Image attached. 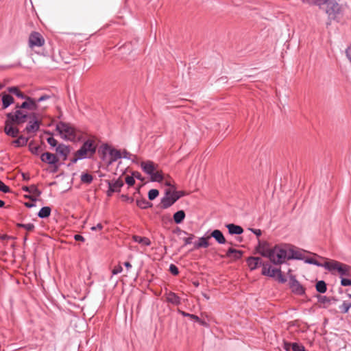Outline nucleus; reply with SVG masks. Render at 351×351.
Segmentation results:
<instances>
[{
	"label": "nucleus",
	"mask_w": 351,
	"mask_h": 351,
	"mask_svg": "<svg viewBox=\"0 0 351 351\" xmlns=\"http://www.w3.org/2000/svg\"><path fill=\"white\" fill-rule=\"evenodd\" d=\"M300 253L289 244L280 243L272 247L270 261L274 265H282L287 260L300 258Z\"/></svg>",
	"instance_id": "f257e3e1"
},
{
	"label": "nucleus",
	"mask_w": 351,
	"mask_h": 351,
	"mask_svg": "<svg viewBox=\"0 0 351 351\" xmlns=\"http://www.w3.org/2000/svg\"><path fill=\"white\" fill-rule=\"evenodd\" d=\"M141 167L143 171L149 175L152 182H162L165 180V184L171 186V190H175V186L172 184L171 179L169 176L165 178L162 171L158 169V165L153 161L147 160L141 163Z\"/></svg>",
	"instance_id": "f03ea898"
},
{
	"label": "nucleus",
	"mask_w": 351,
	"mask_h": 351,
	"mask_svg": "<svg viewBox=\"0 0 351 351\" xmlns=\"http://www.w3.org/2000/svg\"><path fill=\"white\" fill-rule=\"evenodd\" d=\"M97 145L96 137H88L84 141L81 147L75 152L74 157L71 160V163H76L81 159L91 158L96 152Z\"/></svg>",
	"instance_id": "7ed1b4c3"
},
{
	"label": "nucleus",
	"mask_w": 351,
	"mask_h": 351,
	"mask_svg": "<svg viewBox=\"0 0 351 351\" xmlns=\"http://www.w3.org/2000/svg\"><path fill=\"white\" fill-rule=\"evenodd\" d=\"M56 130L64 140L75 142L84 139V134L70 123L60 121L56 125Z\"/></svg>",
	"instance_id": "20e7f679"
},
{
	"label": "nucleus",
	"mask_w": 351,
	"mask_h": 351,
	"mask_svg": "<svg viewBox=\"0 0 351 351\" xmlns=\"http://www.w3.org/2000/svg\"><path fill=\"white\" fill-rule=\"evenodd\" d=\"M324 267L332 273L337 272L340 276H351V267L335 260L325 261Z\"/></svg>",
	"instance_id": "39448f33"
},
{
	"label": "nucleus",
	"mask_w": 351,
	"mask_h": 351,
	"mask_svg": "<svg viewBox=\"0 0 351 351\" xmlns=\"http://www.w3.org/2000/svg\"><path fill=\"white\" fill-rule=\"evenodd\" d=\"M51 97L49 95H41L39 98L35 99L30 97L29 96H26L24 99L25 101L23 102L21 105L17 104L16 106V108H22V109H27L29 110H38V103L49 99Z\"/></svg>",
	"instance_id": "423d86ee"
},
{
	"label": "nucleus",
	"mask_w": 351,
	"mask_h": 351,
	"mask_svg": "<svg viewBox=\"0 0 351 351\" xmlns=\"http://www.w3.org/2000/svg\"><path fill=\"white\" fill-rule=\"evenodd\" d=\"M326 5V12L329 19L335 20L341 13V6L337 0H323L322 5Z\"/></svg>",
	"instance_id": "0eeeda50"
},
{
	"label": "nucleus",
	"mask_w": 351,
	"mask_h": 351,
	"mask_svg": "<svg viewBox=\"0 0 351 351\" xmlns=\"http://www.w3.org/2000/svg\"><path fill=\"white\" fill-rule=\"evenodd\" d=\"M6 116L8 121L16 124H21L27 121L28 113L23 110L22 108H16V111L14 112L8 113Z\"/></svg>",
	"instance_id": "6e6552de"
},
{
	"label": "nucleus",
	"mask_w": 351,
	"mask_h": 351,
	"mask_svg": "<svg viewBox=\"0 0 351 351\" xmlns=\"http://www.w3.org/2000/svg\"><path fill=\"white\" fill-rule=\"evenodd\" d=\"M180 197L181 195H178V191L171 189H167L165 196L161 200L162 208H167L170 207Z\"/></svg>",
	"instance_id": "1a4fd4ad"
},
{
	"label": "nucleus",
	"mask_w": 351,
	"mask_h": 351,
	"mask_svg": "<svg viewBox=\"0 0 351 351\" xmlns=\"http://www.w3.org/2000/svg\"><path fill=\"white\" fill-rule=\"evenodd\" d=\"M45 38L39 32H32L29 34L28 45L30 48L40 47L45 45Z\"/></svg>",
	"instance_id": "9d476101"
},
{
	"label": "nucleus",
	"mask_w": 351,
	"mask_h": 351,
	"mask_svg": "<svg viewBox=\"0 0 351 351\" xmlns=\"http://www.w3.org/2000/svg\"><path fill=\"white\" fill-rule=\"evenodd\" d=\"M256 250L261 256L269 259L272 247L269 246V244L267 242H261L259 241L258 244L256 247Z\"/></svg>",
	"instance_id": "9b49d317"
},
{
	"label": "nucleus",
	"mask_w": 351,
	"mask_h": 351,
	"mask_svg": "<svg viewBox=\"0 0 351 351\" xmlns=\"http://www.w3.org/2000/svg\"><path fill=\"white\" fill-rule=\"evenodd\" d=\"M56 152L60 159L66 160L70 153V147L64 144H59L56 148Z\"/></svg>",
	"instance_id": "f8f14e48"
},
{
	"label": "nucleus",
	"mask_w": 351,
	"mask_h": 351,
	"mask_svg": "<svg viewBox=\"0 0 351 351\" xmlns=\"http://www.w3.org/2000/svg\"><path fill=\"white\" fill-rule=\"evenodd\" d=\"M40 160L45 163L49 165H55L56 164L59 159L58 156L53 154L49 152H45L41 154Z\"/></svg>",
	"instance_id": "ddd939ff"
},
{
	"label": "nucleus",
	"mask_w": 351,
	"mask_h": 351,
	"mask_svg": "<svg viewBox=\"0 0 351 351\" xmlns=\"http://www.w3.org/2000/svg\"><path fill=\"white\" fill-rule=\"evenodd\" d=\"M122 158V154L120 150L116 149L114 148H112L110 147L109 153H108V158L107 160L108 165H111L114 162L117 161L118 159Z\"/></svg>",
	"instance_id": "4468645a"
},
{
	"label": "nucleus",
	"mask_w": 351,
	"mask_h": 351,
	"mask_svg": "<svg viewBox=\"0 0 351 351\" xmlns=\"http://www.w3.org/2000/svg\"><path fill=\"white\" fill-rule=\"evenodd\" d=\"M280 272V269L273 268L267 263L263 264L262 274L269 277H275L277 273Z\"/></svg>",
	"instance_id": "2eb2a0df"
},
{
	"label": "nucleus",
	"mask_w": 351,
	"mask_h": 351,
	"mask_svg": "<svg viewBox=\"0 0 351 351\" xmlns=\"http://www.w3.org/2000/svg\"><path fill=\"white\" fill-rule=\"evenodd\" d=\"M33 117V119L31 120L25 128L26 131L28 133L35 132L39 129V121L36 119L35 114H31Z\"/></svg>",
	"instance_id": "dca6fc26"
},
{
	"label": "nucleus",
	"mask_w": 351,
	"mask_h": 351,
	"mask_svg": "<svg viewBox=\"0 0 351 351\" xmlns=\"http://www.w3.org/2000/svg\"><path fill=\"white\" fill-rule=\"evenodd\" d=\"M291 291L298 295H302L304 293L305 289L302 285L295 279H291Z\"/></svg>",
	"instance_id": "f3484780"
},
{
	"label": "nucleus",
	"mask_w": 351,
	"mask_h": 351,
	"mask_svg": "<svg viewBox=\"0 0 351 351\" xmlns=\"http://www.w3.org/2000/svg\"><path fill=\"white\" fill-rule=\"evenodd\" d=\"M13 123H11L10 121H8V120L7 119L5 121L4 130L6 134H8V136L16 137L18 135L19 131L18 128L12 126Z\"/></svg>",
	"instance_id": "a211bd4d"
},
{
	"label": "nucleus",
	"mask_w": 351,
	"mask_h": 351,
	"mask_svg": "<svg viewBox=\"0 0 351 351\" xmlns=\"http://www.w3.org/2000/svg\"><path fill=\"white\" fill-rule=\"evenodd\" d=\"M247 263L251 270L256 269L258 266L262 265L263 263L260 257L251 256L247 259Z\"/></svg>",
	"instance_id": "6ab92c4d"
},
{
	"label": "nucleus",
	"mask_w": 351,
	"mask_h": 351,
	"mask_svg": "<svg viewBox=\"0 0 351 351\" xmlns=\"http://www.w3.org/2000/svg\"><path fill=\"white\" fill-rule=\"evenodd\" d=\"M110 149V146L105 143L101 145L98 150L100 158L107 162L108 158V153Z\"/></svg>",
	"instance_id": "aec40b11"
},
{
	"label": "nucleus",
	"mask_w": 351,
	"mask_h": 351,
	"mask_svg": "<svg viewBox=\"0 0 351 351\" xmlns=\"http://www.w3.org/2000/svg\"><path fill=\"white\" fill-rule=\"evenodd\" d=\"M167 302L173 304L179 305L181 303L180 298L173 292H169L165 294Z\"/></svg>",
	"instance_id": "412c9836"
},
{
	"label": "nucleus",
	"mask_w": 351,
	"mask_h": 351,
	"mask_svg": "<svg viewBox=\"0 0 351 351\" xmlns=\"http://www.w3.org/2000/svg\"><path fill=\"white\" fill-rule=\"evenodd\" d=\"M243 252L241 251L234 248H229L223 257L232 258L234 260H238L241 258Z\"/></svg>",
	"instance_id": "4be33fe9"
},
{
	"label": "nucleus",
	"mask_w": 351,
	"mask_h": 351,
	"mask_svg": "<svg viewBox=\"0 0 351 351\" xmlns=\"http://www.w3.org/2000/svg\"><path fill=\"white\" fill-rule=\"evenodd\" d=\"M210 239V237H202L199 238L198 241L194 243V248L199 249L201 247L206 248L209 246V243L208 240Z\"/></svg>",
	"instance_id": "5701e85b"
},
{
	"label": "nucleus",
	"mask_w": 351,
	"mask_h": 351,
	"mask_svg": "<svg viewBox=\"0 0 351 351\" xmlns=\"http://www.w3.org/2000/svg\"><path fill=\"white\" fill-rule=\"evenodd\" d=\"M209 237H213L219 244H224L226 242L223 233L219 230H213Z\"/></svg>",
	"instance_id": "b1692460"
},
{
	"label": "nucleus",
	"mask_w": 351,
	"mask_h": 351,
	"mask_svg": "<svg viewBox=\"0 0 351 351\" xmlns=\"http://www.w3.org/2000/svg\"><path fill=\"white\" fill-rule=\"evenodd\" d=\"M2 99V108L6 109L8 106H10L11 104H12L14 101V99L12 96L6 94V93H2L1 94Z\"/></svg>",
	"instance_id": "393cba45"
},
{
	"label": "nucleus",
	"mask_w": 351,
	"mask_h": 351,
	"mask_svg": "<svg viewBox=\"0 0 351 351\" xmlns=\"http://www.w3.org/2000/svg\"><path fill=\"white\" fill-rule=\"evenodd\" d=\"M123 186V182L121 179L112 180L108 182V186L112 188V191L119 192L121 188Z\"/></svg>",
	"instance_id": "a878e982"
},
{
	"label": "nucleus",
	"mask_w": 351,
	"mask_h": 351,
	"mask_svg": "<svg viewBox=\"0 0 351 351\" xmlns=\"http://www.w3.org/2000/svg\"><path fill=\"white\" fill-rule=\"evenodd\" d=\"M227 228L228 229V232L231 234H241L243 233V228L237 225L230 223L226 225Z\"/></svg>",
	"instance_id": "bb28decb"
},
{
	"label": "nucleus",
	"mask_w": 351,
	"mask_h": 351,
	"mask_svg": "<svg viewBox=\"0 0 351 351\" xmlns=\"http://www.w3.org/2000/svg\"><path fill=\"white\" fill-rule=\"evenodd\" d=\"M8 91L10 93L15 95L16 97L21 99H24L26 97L27 95H25L23 93H22L18 87L16 86H12L8 88Z\"/></svg>",
	"instance_id": "cd10ccee"
},
{
	"label": "nucleus",
	"mask_w": 351,
	"mask_h": 351,
	"mask_svg": "<svg viewBox=\"0 0 351 351\" xmlns=\"http://www.w3.org/2000/svg\"><path fill=\"white\" fill-rule=\"evenodd\" d=\"M133 240L138 243H141L145 246H149L151 245V241L147 237H142L140 236L135 235L133 237Z\"/></svg>",
	"instance_id": "c85d7f7f"
},
{
	"label": "nucleus",
	"mask_w": 351,
	"mask_h": 351,
	"mask_svg": "<svg viewBox=\"0 0 351 351\" xmlns=\"http://www.w3.org/2000/svg\"><path fill=\"white\" fill-rule=\"evenodd\" d=\"M185 218V213L184 210H179L174 213L173 215V220L176 223H180L183 221Z\"/></svg>",
	"instance_id": "c756f323"
},
{
	"label": "nucleus",
	"mask_w": 351,
	"mask_h": 351,
	"mask_svg": "<svg viewBox=\"0 0 351 351\" xmlns=\"http://www.w3.org/2000/svg\"><path fill=\"white\" fill-rule=\"evenodd\" d=\"M25 191H27L36 197H39L41 194V191L34 185L30 186H26L23 188Z\"/></svg>",
	"instance_id": "7c9ffc66"
},
{
	"label": "nucleus",
	"mask_w": 351,
	"mask_h": 351,
	"mask_svg": "<svg viewBox=\"0 0 351 351\" xmlns=\"http://www.w3.org/2000/svg\"><path fill=\"white\" fill-rule=\"evenodd\" d=\"M28 141V138L21 136L17 139L14 140L12 143L16 147H23L25 146Z\"/></svg>",
	"instance_id": "2f4dec72"
},
{
	"label": "nucleus",
	"mask_w": 351,
	"mask_h": 351,
	"mask_svg": "<svg viewBox=\"0 0 351 351\" xmlns=\"http://www.w3.org/2000/svg\"><path fill=\"white\" fill-rule=\"evenodd\" d=\"M51 208L49 206L43 207L38 213V216L40 218L48 217L51 214Z\"/></svg>",
	"instance_id": "473e14b6"
},
{
	"label": "nucleus",
	"mask_w": 351,
	"mask_h": 351,
	"mask_svg": "<svg viewBox=\"0 0 351 351\" xmlns=\"http://www.w3.org/2000/svg\"><path fill=\"white\" fill-rule=\"evenodd\" d=\"M136 205L141 209H146L152 206V203L145 199H140L136 200Z\"/></svg>",
	"instance_id": "72a5a7b5"
},
{
	"label": "nucleus",
	"mask_w": 351,
	"mask_h": 351,
	"mask_svg": "<svg viewBox=\"0 0 351 351\" xmlns=\"http://www.w3.org/2000/svg\"><path fill=\"white\" fill-rule=\"evenodd\" d=\"M316 289L318 292L321 293H324L326 291V284L324 281L320 280L316 284Z\"/></svg>",
	"instance_id": "f704fd0d"
},
{
	"label": "nucleus",
	"mask_w": 351,
	"mask_h": 351,
	"mask_svg": "<svg viewBox=\"0 0 351 351\" xmlns=\"http://www.w3.org/2000/svg\"><path fill=\"white\" fill-rule=\"evenodd\" d=\"M93 180L92 175L89 173H83L81 175V181L85 184H90Z\"/></svg>",
	"instance_id": "c9c22d12"
},
{
	"label": "nucleus",
	"mask_w": 351,
	"mask_h": 351,
	"mask_svg": "<svg viewBox=\"0 0 351 351\" xmlns=\"http://www.w3.org/2000/svg\"><path fill=\"white\" fill-rule=\"evenodd\" d=\"M182 233L184 234L188 235L187 237H185L183 239V241L184 242V245H187L192 243V241L195 237L194 234H189V233L186 232V231H182Z\"/></svg>",
	"instance_id": "e433bc0d"
},
{
	"label": "nucleus",
	"mask_w": 351,
	"mask_h": 351,
	"mask_svg": "<svg viewBox=\"0 0 351 351\" xmlns=\"http://www.w3.org/2000/svg\"><path fill=\"white\" fill-rule=\"evenodd\" d=\"M351 307V303L344 301L343 304L339 306V309L343 313H346L348 312L349 309Z\"/></svg>",
	"instance_id": "4c0bfd02"
},
{
	"label": "nucleus",
	"mask_w": 351,
	"mask_h": 351,
	"mask_svg": "<svg viewBox=\"0 0 351 351\" xmlns=\"http://www.w3.org/2000/svg\"><path fill=\"white\" fill-rule=\"evenodd\" d=\"M302 1L304 3H306V4H308L310 5H318V6H319L321 8L322 5L323 0H302Z\"/></svg>",
	"instance_id": "58836bf2"
},
{
	"label": "nucleus",
	"mask_w": 351,
	"mask_h": 351,
	"mask_svg": "<svg viewBox=\"0 0 351 351\" xmlns=\"http://www.w3.org/2000/svg\"><path fill=\"white\" fill-rule=\"evenodd\" d=\"M159 195V192L157 189H151L148 192V198L150 200H154L156 199Z\"/></svg>",
	"instance_id": "ea45409f"
},
{
	"label": "nucleus",
	"mask_w": 351,
	"mask_h": 351,
	"mask_svg": "<svg viewBox=\"0 0 351 351\" xmlns=\"http://www.w3.org/2000/svg\"><path fill=\"white\" fill-rule=\"evenodd\" d=\"M292 351H306L305 347L298 343H292Z\"/></svg>",
	"instance_id": "a19ab883"
},
{
	"label": "nucleus",
	"mask_w": 351,
	"mask_h": 351,
	"mask_svg": "<svg viewBox=\"0 0 351 351\" xmlns=\"http://www.w3.org/2000/svg\"><path fill=\"white\" fill-rule=\"evenodd\" d=\"M29 149L34 154L38 155L40 152V147L38 145H34L32 143L29 144Z\"/></svg>",
	"instance_id": "79ce46f5"
},
{
	"label": "nucleus",
	"mask_w": 351,
	"mask_h": 351,
	"mask_svg": "<svg viewBox=\"0 0 351 351\" xmlns=\"http://www.w3.org/2000/svg\"><path fill=\"white\" fill-rule=\"evenodd\" d=\"M17 226L19 227H22V228H25L27 231H32L34 228V225L31 223H26V224L18 223Z\"/></svg>",
	"instance_id": "37998d69"
},
{
	"label": "nucleus",
	"mask_w": 351,
	"mask_h": 351,
	"mask_svg": "<svg viewBox=\"0 0 351 351\" xmlns=\"http://www.w3.org/2000/svg\"><path fill=\"white\" fill-rule=\"evenodd\" d=\"M306 262L310 264H313L317 266L324 267V263H321L314 258H308L306 260Z\"/></svg>",
	"instance_id": "c03bdc74"
},
{
	"label": "nucleus",
	"mask_w": 351,
	"mask_h": 351,
	"mask_svg": "<svg viewBox=\"0 0 351 351\" xmlns=\"http://www.w3.org/2000/svg\"><path fill=\"white\" fill-rule=\"evenodd\" d=\"M169 271L173 275H178L179 274L178 268L173 264H171L169 266Z\"/></svg>",
	"instance_id": "a18cd8bd"
},
{
	"label": "nucleus",
	"mask_w": 351,
	"mask_h": 351,
	"mask_svg": "<svg viewBox=\"0 0 351 351\" xmlns=\"http://www.w3.org/2000/svg\"><path fill=\"white\" fill-rule=\"evenodd\" d=\"M0 191L3 193H8L10 191L9 186L5 185L1 180H0Z\"/></svg>",
	"instance_id": "49530a36"
},
{
	"label": "nucleus",
	"mask_w": 351,
	"mask_h": 351,
	"mask_svg": "<svg viewBox=\"0 0 351 351\" xmlns=\"http://www.w3.org/2000/svg\"><path fill=\"white\" fill-rule=\"evenodd\" d=\"M47 141L51 147H56L58 145V141L52 136L47 138Z\"/></svg>",
	"instance_id": "de8ad7c7"
},
{
	"label": "nucleus",
	"mask_w": 351,
	"mask_h": 351,
	"mask_svg": "<svg viewBox=\"0 0 351 351\" xmlns=\"http://www.w3.org/2000/svg\"><path fill=\"white\" fill-rule=\"evenodd\" d=\"M125 182L129 185V186H133L135 183V180H134V178L132 176H128L126 178H125Z\"/></svg>",
	"instance_id": "09e8293b"
},
{
	"label": "nucleus",
	"mask_w": 351,
	"mask_h": 351,
	"mask_svg": "<svg viewBox=\"0 0 351 351\" xmlns=\"http://www.w3.org/2000/svg\"><path fill=\"white\" fill-rule=\"evenodd\" d=\"M122 271V267L120 265H118L114 267V269L112 271V273L113 275H117L118 274H120Z\"/></svg>",
	"instance_id": "8fccbe9b"
},
{
	"label": "nucleus",
	"mask_w": 351,
	"mask_h": 351,
	"mask_svg": "<svg viewBox=\"0 0 351 351\" xmlns=\"http://www.w3.org/2000/svg\"><path fill=\"white\" fill-rule=\"evenodd\" d=\"M341 285L344 287L350 286L351 285V280L348 278H342L341 280Z\"/></svg>",
	"instance_id": "3c124183"
},
{
	"label": "nucleus",
	"mask_w": 351,
	"mask_h": 351,
	"mask_svg": "<svg viewBox=\"0 0 351 351\" xmlns=\"http://www.w3.org/2000/svg\"><path fill=\"white\" fill-rule=\"evenodd\" d=\"M283 348L286 351H291V349H292V343L284 341Z\"/></svg>",
	"instance_id": "603ef678"
},
{
	"label": "nucleus",
	"mask_w": 351,
	"mask_h": 351,
	"mask_svg": "<svg viewBox=\"0 0 351 351\" xmlns=\"http://www.w3.org/2000/svg\"><path fill=\"white\" fill-rule=\"evenodd\" d=\"M318 300L320 303L325 304L330 302V300L328 298L324 295H320L318 298Z\"/></svg>",
	"instance_id": "864d4df0"
},
{
	"label": "nucleus",
	"mask_w": 351,
	"mask_h": 351,
	"mask_svg": "<svg viewBox=\"0 0 351 351\" xmlns=\"http://www.w3.org/2000/svg\"><path fill=\"white\" fill-rule=\"evenodd\" d=\"M121 152L122 158L130 159L132 154L128 152L127 150L123 149Z\"/></svg>",
	"instance_id": "5fc2aeb1"
},
{
	"label": "nucleus",
	"mask_w": 351,
	"mask_h": 351,
	"mask_svg": "<svg viewBox=\"0 0 351 351\" xmlns=\"http://www.w3.org/2000/svg\"><path fill=\"white\" fill-rule=\"evenodd\" d=\"M346 55L349 61L351 62V45L346 49Z\"/></svg>",
	"instance_id": "6e6d98bb"
},
{
	"label": "nucleus",
	"mask_w": 351,
	"mask_h": 351,
	"mask_svg": "<svg viewBox=\"0 0 351 351\" xmlns=\"http://www.w3.org/2000/svg\"><path fill=\"white\" fill-rule=\"evenodd\" d=\"M276 276L278 277V279L281 282H285L286 281L285 278L283 277L281 270L280 269V272L277 273Z\"/></svg>",
	"instance_id": "4d7b16f0"
},
{
	"label": "nucleus",
	"mask_w": 351,
	"mask_h": 351,
	"mask_svg": "<svg viewBox=\"0 0 351 351\" xmlns=\"http://www.w3.org/2000/svg\"><path fill=\"white\" fill-rule=\"evenodd\" d=\"M90 229L93 231L101 230L103 229V226L101 223H99L97 226L91 227Z\"/></svg>",
	"instance_id": "13d9d810"
},
{
	"label": "nucleus",
	"mask_w": 351,
	"mask_h": 351,
	"mask_svg": "<svg viewBox=\"0 0 351 351\" xmlns=\"http://www.w3.org/2000/svg\"><path fill=\"white\" fill-rule=\"evenodd\" d=\"M74 239L75 241H84V238L80 235V234H75L74 236Z\"/></svg>",
	"instance_id": "bf43d9fd"
},
{
	"label": "nucleus",
	"mask_w": 351,
	"mask_h": 351,
	"mask_svg": "<svg viewBox=\"0 0 351 351\" xmlns=\"http://www.w3.org/2000/svg\"><path fill=\"white\" fill-rule=\"evenodd\" d=\"M253 233H254L257 237H259L261 235V230L259 229H250Z\"/></svg>",
	"instance_id": "052dcab7"
},
{
	"label": "nucleus",
	"mask_w": 351,
	"mask_h": 351,
	"mask_svg": "<svg viewBox=\"0 0 351 351\" xmlns=\"http://www.w3.org/2000/svg\"><path fill=\"white\" fill-rule=\"evenodd\" d=\"M132 176H133L134 178H136L137 179L141 180V175L139 172H137V171L134 172L132 173Z\"/></svg>",
	"instance_id": "680f3d73"
},
{
	"label": "nucleus",
	"mask_w": 351,
	"mask_h": 351,
	"mask_svg": "<svg viewBox=\"0 0 351 351\" xmlns=\"http://www.w3.org/2000/svg\"><path fill=\"white\" fill-rule=\"evenodd\" d=\"M190 318L196 321V322H200V319L198 316L195 315H193V314H191L190 315Z\"/></svg>",
	"instance_id": "e2e57ef3"
},
{
	"label": "nucleus",
	"mask_w": 351,
	"mask_h": 351,
	"mask_svg": "<svg viewBox=\"0 0 351 351\" xmlns=\"http://www.w3.org/2000/svg\"><path fill=\"white\" fill-rule=\"evenodd\" d=\"M178 313H180L184 317H190V315H191L190 313H186V312H184L183 311H181L180 309L178 310Z\"/></svg>",
	"instance_id": "0e129e2a"
},
{
	"label": "nucleus",
	"mask_w": 351,
	"mask_h": 351,
	"mask_svg": "<svg viewBox=\"0 0 351 351\" xmlns=\"http://www.w3.org/2000/svg\"><path fill=\"white\" fill-rule=\"evenodd\" d=\"M114 192L115 191H112V188L111 187L108 186V190L107 191V195L108 197H110L112 195V193H114Z\"/></svg>",
	"instance_id": "69168bd1"
},
{
	"label": "nucleus",
	"mask_w": 351,
	"mask_h": 351,
	"mask_svg": "<svg viewBox=\"0 0 351 351\" xmlns=\"http://www.w3.org/2000/svg\"><path fill=\"white\" fill-rule=\"evenodd\" d=\"M124 265H125V267L128 269H130V268L132 267V265H131V264H130V263H129V262H125V263H124Z\"/></svg>",
	"instance_id": "338daca9"
},
{
	"label": "nucleus",
	"mask_w": 351,
	"mask_h": 351,
	"mask_svg": "<svg viewBox=\"0 0 351 351\" xmlns=\"http://www.w3.org/2000/svg\"><path fill=\"white\" fill-rule=\"evenodd\" d=\"M5 205V202L3 200L0 199V208L3 207Z\"/></svg>",
	"instance_id": "774afa93"
}]
</instances>
